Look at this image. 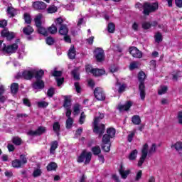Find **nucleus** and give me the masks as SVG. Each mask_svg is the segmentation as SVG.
Here are the masks:
<instances>
[{
	"mask_svg": "<svg viewBox=\"0 0 182 182\" xmlns=\"http://www.w3.org/2000/svg\"><path fill=\"white\" fill-rule=\"evenodd\" d=\"M146 77H147V76L144 71L141 70L139 72L137 78L139 82V90L141 100H144V99H146V85H144Z\"/></svg>",
	"mask_w": 182,
	"mask_h": 182,
	"instance_id": "1",
	"label": "nucleus"
},
{
	"mask_svg": "<svg viewBox=\"0 0 182 182\" xmlns=\"http://www.w3.org/2000/svg\"><path fill=\"white\" fill-rule=\"evenodd\" d=\"M100 120L102 119L99 117H95L93 122V133L98 134V137H100V139L103 136L106 130V125H105V124L99 125Z\"/></svg>",
	"mask_w": 182,
	"mask_h": 182,
	"instance_id": "2",
	"label": "nucleus"
},
{
	"mask_svg": "<svg viewBox=\"0 0 182 182\" xmlns=\"http://www.w3.org/2000/svg\"><path fill=\"white\" fill-rule=\"evenodd\" d=\"M143 14L145 15V16H149L150 14H153V12H156L157 9H159V4L156 2H144L143 4Z\"/></svg>",
	"mask_w": 182,
	"mask_h": 182,
	"instance_id": "3",
	"label": "nucleus"
},
{
	"mask_svg": "<svg viewBox=\"0 0 182 182\" xmlns=\"http://www.w3.org/2000/svg\"><path fill=\"white\" fill-rule=\"evenodd\" d=\"M92 161V152L86 151L84 149L80 156L77 159V161L78 163H84V164L87 165L90 164Z\"/></svg>",
	"mask_w": 182,
	"mask_h": 182,
	"instance_id": "4",
	"label": "nucleus"
},
{
	"mask_svg": "<svg viewBox=\"0 0 182 182\" xmlns=\"http://www.w3.org/2000/svg\"><path fill=\"white\" fill-rule=\"evenodd\" d=\"M3 46L1 51L7 55H14V53H16V50H18L19 48V46H18L17 43H13L8 46H6V43H4Z\"/></svg>",
	"mask_w": 182,
	"mask_h": 182,
	"instance_id": "5",
	"label": "nucleus"
},
{
	"mask_svg": "<svg viewBox=\"0 0 182 182\" xmlns=\"http://www.w3.org/2000/svg\"><path fill=\"white\" fill-rule=\"evenodd\" d=\"M94 96L97 100L100 102L106 100V94L101 87H97L94 90Z\"/></svg>",
	"mask_w": 182,
	"mask_h": 182,
	"instance_id": "6",
	"label": "nucleus"
},
{
	"mask_svg": "<svg viewBox=\"0 0 182 182\" xmlns=\"http://www.w3.org/2000/svg\"><path fill=\"white\" fill-rule=\"evenodd\" d=\"M1 38H6V41H11L15 39L16 34L14 32L9 31L8 28H5L1 31Z\"/></svg>",
	"mask_w": 182,
	"mask_h": 182,
	"instance_id": "7",
	"label": "nucleus"
},
{
	"mask_svg": "<svg viewBox=\"0 0 182 182\" xmlns=\"http://www.w3.org/2000/svg\"><path fill=\"white\" fill-rule=\"evenodd\" d=\"M94 55L97 62H103L105 60V50L101 48H97L94 50Z\"/></svg>",
	"mask_w": 182,
	"mask_h": 182,
	"instance_id": "8",
	"label": "nucleus"
},
{
	"mask_svg": "<svg viewBox=\"0 0 182 182\" xmlns=\"http://www.w3.org/2000/svg\"><path fill=\"white\" fill-rule=\"evenodd\" d=\"M45 133H46V127L40 126L36 131H28L27 134L28 136H42Z\"/></svg>",
	"mask_w": 182,
	"mask_h": 182,
	"instance_id": "9",
	"label": "nucleus"
},
{
	"mask_svg": "<svg viewBox=\"0 0 182 182\" xmlns=\"http://www.w3.org/2000/svg\"><path fill=\"white\" fill-rule=\"evenodd\" d=\"M129 50L133 58H136V59H141L143 58V53L137 49V47H130Z\"/></svg>",
	"mask_w": 182,
	"mask_h": 182,
	"instance_id": "10",
	"label": "nucleus"
},
{
	"mask_svg": "<svg viewBox=\"0 0 182 182\" xmlns=\"http://www.w3.org/2000/svg\"><path fill=\"white\" fill-rule=\"evenodd\" d=\"M47 6L48 5L43 1H36L33 3V8L36 11H45Z\"/></svg>",
	"mask_w": 182,
	"mask_h": 182,
	"instance_id": "11",
	"label": "nucleus"
},
{
	"mask_svg": "<svg viewBox=\"0 0 182 182\" xmlns=\"http://www.w3.org/2000/svg\"><path fill=\"white\" fill-rule=\"evenodd\" d=\"M33 89H45V81L43 80H36L32 84Z\"/></svg>",
	"mask_w": 182,
	"mask_h": 182,
	"instance_id": "12",
	"label": "nucleus"
},
{
	"mask_svg": "<svg viewBox=\"0 0 182 182\" xmlns=\"http://www.w3.org/2000/svg\"><path fill=\"white\" fill-rule=\"evenodd\" d=\"M33 77L36 78V80H42L43 76H45V71L42 69L36 70H33Z\"/></svg>",
	"mask_w": 182,
	"mask_h": 182,
	"instance_id": "13",
	"label": "nucleus"
},
{
	"mask_svg": "<svg viewBox=\"0 0 182 182\" xmlns=\"http://www.w3.org/2000/svg\"><path fill=\"white\" fill-rule=\"evenodd\" d=\"M91 73L95 77H99L100 76H103V75L106 73V71L104 69L92 68L91 70Z\"/></svg>",
	"mask_w": 182,
	"mask_h": 182,
	"instance_id": "14",
	"label": "nucleus"
},
{
	"mask_svg": "<svg viewBox=\"0 0 182 182\" xmlns=\"http://www.w3.org/2000/svg\"><path fill=\"white\" fill-rule=\"evenodd\" d=\"M23 79L32 80L33 79V70H24L22 73Z\"/></svg>",
	"mask_w": 182,
	"mask_h": 182,
	"instance_id": "15",
	"label": "nucleus"
},
{
	"mask_svg": "<svg viewBox=\"0 0 182 182\" xmlns=\"http://www.w3.org/2000/svg\"><path fill=\"white\" fill-rule=\"evenodd\" d=\"M63 107L65 109L70 108L72 106V97L70 95H65L64 97Z\"/></svg>",
	"mask_w": 182,
	"mask_h": 182,
	"instance_id": "16",
	"label": "nucleus"
},
{
	"mask_svg": "<svg viewBox=\"0 0 182 182\" xmlns=\"http://www.w3.org/2000/svg\"><path fill=\"white\" fill-rule=\"evenodd\" d=\"M132 106H133V102L132 101H127L125 105H119L118 109L119 112H128V110H130V107H132Z\"/></svg>",
	"mask_w": 182,
	"mask_h": 182,
	"instance_id": "17",
	"label": "nucleus"
},
{
	"mask_svg": "<svg viewBox=\"0 0 182 182\" xmlns=\"http://www.w3.org/2000/svg\"><path fill=\"white\" fill-rule=\"evenodd\" d=\"M119 173L122 178H123L124 180H126V178H127V176L130 174V170L128 169L127 171H124V169H123V164H121L119 169Z\"/></svg>",
	"mask_w": 182,
	"mask_h": 182,
	"instance_id": "18",
	"label": "nucleus"
},
{
	"mask_svg": "<svg viewBox=\"0 0 182 182\" xmlns=\"http://www.w3.org/2000/svg\"><path fill=\"white\" fill-rule=\"evenodd\" d=\"M80 68L75 67L72 71L71 75L74 79V80H80V75L79 74V70Z\"/></svg>",
	"mask_w": 182,
	"mask_h": 182,
	"instance_id": "19",
	"label": "nucleus"
},
{
	"mask_svg": "<svg viewBox=\"0 0 182 182\" xmlns=\"http://www.w3.org/2000/svg\"><path fill=\"white\" fill-rule=\"evenodd\" d=\"M33 32H35V30L33 29V27L30 25H28L23 28V33L26 36H30V35L33 33Z\"/></svg>",
	"mask_w": 182,
	"mask_h": 182,
	"instance_id": "20",
	"label": "nucleus"
},
{
	"mask_svg": "<svg viewBox=\"0 0 182 182\" xmlns=\"http://www.w3.org/2000/svg\"><path fill=\"white\" fill-rule=\"evenodd\" d=\"M68 56L69 59H75L76 58V48L75 46L72 45L68 50Z\"/></svg>",
	"mask_w": 182,
	"mask_h": 182,
	"instance_id": "21",
	"label": "nucleus"
},
{
	"mask_svg": "<svg viewBox=\"0 0 182 182\" xmlns=\"http://www.w3.org/2000/svg\"><path fill=\"white\" fill-rule=\"evenodd\" d=\"M58 33L63 36L68 35V33H69V28H68V26H66V24L61 25L58 30Z\"/></svg>",
	"mask_w": 182,
	"mask_h": 182,
	"instance_id": "22",
	"label": "nucleus"
},
{
	"mask_svg": "<svg viewBox=\"0 0 182 182\" xmlns=\"http://www.w3.org/2000/svg\"><path fill=\"white\" fill-rule=\"evenodd\" d=\"M171 147V149L174 147L175 150L178 151V154L182 156V142L181 141H178L175 144H172Z\"/></svg>",
	"mask_w": 182,
	"mask_h": 182,
	"instance_id": "23",
	"label": "nucleus"
},
{
	"mask_svg": "<svg viewBox=\"0 0 182 182\" xmlns=\"http://www.w3.org/2000/svg\"><path fill=\"white\" fill-rule=\"evenodd\" d=\"M11 166L14 168H22L23 165L22 164V161L19 159H14L11 161Z\"/></svg>",
	"mask_w": 182,
	"mask_h": 182,
	"instance_id": "24",
	"label": "nucleus"
},
{
	"mask_svg": "<svg viewBox=\"0 0 182 182\" xmlns=\"http://www.w3.org/2000/svg\"><path fill=\"white\" fill-rule=\"evenodd\" d=\"M47 171H56L58 164L56 162H50L46 166Z\"/></svg>",
	"mask_w": 182,
	"mask_h": 182,
	"instance_id": "25",
	"label": "nucleus"
},
{
	"mask_svg": "<svg viewBox=\"0 0 182 182\" xmlns=\"http://www.w3.org/2000/svg\"><path fill=\"white\" fill-rule=\"evenodd\" d=\"M132 122L135 126H139V124H141V118L139 115H134L132 117Z\"/></svg>",
	"mask_w": 182,
	"mask_h": 182,
	"instance_id": "26",
	"label": "nucleus"
},
{
	"mask_svg": "<svg viewBox=\"0 0 182 182\" xmlns=\"http://www.w3.org/2000/svg\"><path fill=\"white\" fill-rule=\"evenodd\" d=\"M34 22L36 28L42 26V14H38L34 18Z\"/></svg>",
	"mask_w": 182,
	"mask_h": 182,
	"instance_id": "27",
	"label": "nucleus"
},
{
	"mask_svg": "<svg viewBox=\"0 0 182 182\" xmlns=\"http://www.w3.org/2000/svg\"><path fill=\"white\" fill-rule=\"evenodd\" d=\"M58 147H59V144L58 143V141H53L51 142V146L50 148V154H55V151Z\"/></svg>",
	"mask_w": 182,
	"mask_h": 182,
	"instance_id": "28",
	"label": "nucleus"
},
{
	"mask_svg": "<svg viewBox=\"0 0 182 182\" xmlns=\"http://www.w3.org/2000/svg\"><path fill=\"white\" fill-rule=\"evenodd\" d=\"M50 33V35H55L58 33V27L55 24H52L51 26L48 27L47 33Z\"/></svg>",
	"mask_w": 182,
	"mask_h": 182,
	"instance_id": "29",
	"label": "nucleus"
},
{
	"mask_svg": "<svg viewBox=\"0 0 182 182\" xmlns=\"http://www.w3.org/2000/svg\"><path fill=\"white\" fill-rule=\"evenodd\" d=\"M19 90V84L14 82L11 85V92L13 95H16Z\"/></svg>",
	"mask_w": 182,
	"mask_h": 182,
	"instance_id": "30",
	"label": "nucleus"
},
{
	"mask_svg": "<svg viewBox=\"0 0 182 182\" xmlns=\"http://www.w3.org/2000/svg\"><path fill=\"white\" fill-rule=\"evenodd\" d=\"M37 32L40 35H43V36H48V30L45 28L43 26H40L39 27H37Z\"/></svg>",
	"mask_w": 182,
	"mask_h": 182,
	"instance_id": "31",
	"label": "nucleus"
},
{
	"mask_svg": "<svg viewBox=\"0 0 182 182\" xmlns=\"http://www.w3.org/2000/svg\"><path fill=\"white\" fill-rule=\"evenodd\" d=\"M53 130L56 133L57 136H59V132H60V124L58 122H55L53 124Z\"/></svg>",
	"mask_w": 182,
	"mask_h": 182,
	"instance_id": "32",
	"label": "nucleus"
},
{
	"mask_svg": "<svg viewBox=\"0 0 182 182\" xmlns=\"http://www.w3.org/2000/svg\"><path fill=\"white\" fill-rule=\"evenodd\" d=\"M116 86H119V89H118V92L119 93H123V92H124L126 90V87H127V85L126 84H122L117 81L116 83Z\"/></svg>",
	"mask_w": 182,
	"mask_h": 182,
	"instance_id": "33",
	"label": "nucleus"
},
{
	"mask_svg": "<svg viewBox=\"0 0 182 182\" xmlns=\"http://www.w3.org/2000/svg\"><path fill=\"white\" fill-rule=\"evenodd\" d=\"M91 151L94 156H99L102 153V149H100V146H95L91 149Z\"/></svg>",
	"mask_w": 182,
	"mask_h": 182,
	"instance_id": "34",
	"label": "nucleus"
},
{
	"mask_svg": "<svg viewBox=\"0 0 182 182\" xmlns=\"http://www.w3.org/2000/svg\"><path fill=\"white\" fill-rule=\"evenodd\" d=\"M148 154H149V144L147 143H146L142 146L141 156L147 157Z\"/></svg>",
	"mask_w": 182,
	"mask_h": 182,
	"instance_id": "35",
	"label": "nucleus"
},
{
	"mask_svg": "<svg viewBox=\"0 0 182 182\" xmlns=\"http://www.w3.org/2000/svg\"><path fill=\"white\" fill-rule=\"evenodd\" d=\"M46 11L47 14H55V12H58V6L55 5L49 6Z\"/></svg>",
	"mask_w": 182,
	"mask_h": 182,
	"instance_id": "36",
	"label": "nucleus"
},
{
	"mask_svg": "<svg viewBox=\"0 0 182 182\" xmlns=\"http://www.w3.org/2000/svg\"><path fill=\"white\" fill-rule=\"evenodd\" d=\"M101 147L102 149V150L104 151H105V153H109V151H110V147H112V144H105V143H102L101 144Z\"/></svg>",
	"mask_w": 182,
	"mask_h": 182,
	"instance_id": "37",
	"label": "nucleus"
},
{
	"mask_svg": "<svg viewBox=\"0 0 182 182\" xmlns=\"http://www.w3.org/2000/svg\"><path fill=\"white\" fill-rule=\"evenodd\" d=\"M16 12V9L12 6H9L7 8V14L10 16V18H14L15 16V14Z\"/></svg>",
	"mask_w": 182,
	"mask_h": 182,
	"instance_id": "38",
	"label": "nucleus"
},
{
	"mask_svg": "<svg viewBox=\"0 0 182 182\" xmlns=\"http://www.w3.org/2000/svg\"><path fill=\"white\" fill-rule=\"evenodd\" d=\"M73 126V118H68L65 121V128L69 130Z\"/></svg>",
	"mask_w": 182,
	"mask_h": 182,
	"instance_id": "39",
	"label": "nucleus"
},
{
	"mask_svg": "<svg viewBox=\"0 0 182 182\" xmlns=\"http://www.w3.org/2000/svg\"><path fill=\"white\" fill-rule=\"evenodd\" d=\"M107 134L109 136V137H112L113 139V137L116 136V129L113 127H109L107 129Z\"/></svg>",
	"mask_w": 182,
	"mask_h": 182,
	"instance_id": "40",
	"label": "nucleus"
},
{
	"mask_svg": "<svg viewBox=\"0 0 182 182\" xmlns=\"http://www.w3.org/2000/svg\"><path fill=\"white\" fill-rule=\"evenodd\" d=\"M25 23L28 25H31L32 23V17H31V14L28 13H25L23 15Z\"/></svg>",
	"mask_w": 182,
	"mask_h": 182,
	"instance_id": "41",
	"label": "nucleus"
},
{
	"mask_svg": "<svg viewBox=\"0 0 182 182\" xmlns=\"http://www.w3.org/2000/svg\"><path fill=\"white\" fill-rule=\"evenodd\" d=\"M110 139H112L110 136H109L107 134H105L102 136V143H105V144H112L110 141Z\"/></svg>",
	"mask_w": 182,
	"mask_h": 182,
	"instance_id": "42",
	"label": "nucleus"
},
{
	"mask_svg": "<svg viewBox=\"0 0 182 182\" xmlns=\"http://www.w3.org/2000/svg\"><path fill=\"white\" fill-rule=\"evenodd\" d=\"M55 38H53V37L52 36H48L46 38V43L48 45V46H52L55 45Z\"/></svg>",
	"mask_w": 182,
	"mask_h": 182,
	"instance_id": "43",
	"label": "nucleus"
},
{
	"mask_svg": "<svg viewBox=\"0 0 182 182\" xmlns=\"http://www.w3.org/2000/svg\"><path fill=\"white\" fill-rule=\"evenodd\" d=\"M12 143L16 146H21L22 144V139L19 136H14L12 139Z\"/></svg>",
	"mask_w": 182,
	"mask_h": 182,
	"instance_id": "44",
	"label": "nucleus"
},
{
	"mask_svg": "<svg viewBox=\"0 0 182 182\" xmlns=\"http://www.w3.org/2000/svg\"><path fill=\"white\" fill-rule=\"evenodd\" d=\"M115 30H116V25H114V23H109L107 26V31L109 33H114Z\"/></svg>",
	"mask_w": 182,
	"mask_h": 182,
	"instance_id": "45",
	"label": "nucleus"
},
{
	"mask_svg": "<svg viewBox=\"0 0 182 182\" xmlns=\"http://www.w3.org/2000/svg\"><path fill=\"white\" fill-rule=\"evenodd\" d=\"M155 38V42L157 43H160V42H163V36L161 35V33L158 32L154 36Z\"/></svg>",
	"mask_w": 182,
	"mask_h": 182,
	"instance_id": "46",
	"label": "nucleus"
},
{
	"mask_svg": "<svg viewBox=\"0 0 182 182\" xmlns=\"http://www.w3.org/2000/svg\"><path fill=\"white\" fill-rule=\"evenodd\" d=\"M137 149L133 150L129 156V160H136V158L137 157Z\"/></svg>",
	"mask_w": 182,
	"mask_h": 182,
	"instance_id": "47",
	"label": "nucleus"
},
{
	"mask_svg": "<svg viewBox=\"0 0 182 182\" xmlns=\"http://www.w3.org/2000/svg\"><path fill=\"white\" fill-rule=\"evenodd\" d=\"M167 90H168V87L167 86H161V89L158 91V95H165V93H167Z\"/></svg>",
	"mask_w": 182,
	"mask_h": 182,
	"instance_id": "48",
	"label": "nucleus"
},
{
	"mask_svg": "<svg viewBox=\"0 0 182 182\" xmlns=\"http://www.w3.org/2000/svg\"><path fill=\"white\" fill-rule=\"evenodd\" d=\"M42 176V171L39 168L35 169L33 172V177L36 178V177H41Z\"/></svg>",
	"mask_w": 182,
	"mask_h": 182,
	"instance_id": "49",
	"label": "nucleus"
},
{
	"mask_svg": "<svg viewBox=\"0 0 182 182\" xmlns=\"http://www.w3.org/2000/svg\"><path fill=\"white\" fill-rule=\"evenodd\" d=\"M49 106V103L45 101H41L38 102V107L45 109Z\"/></svg>",
	"mask_w": 182,
	"mask_h": 182,
	"instance_id": "50",
	"label": "nucleus"
},
{
	"mask_svg": "<svg viewBox=\"0 0 182 182\" xmlns=\"http://www.w3.org/2000/svg\"><path fill=\"white\" fill-rule=\"evenodd\" d=\"M54 95H55V88L50 87L47 91L48 97H53Z\"/></svg>",
	"mask_w": 182,
	"mask_h": 182,
	"instance_id": "51",
	"label": "nucleus"
},
{
	"mask_svg": "<svg viewBox=\"0 0 182 182\" xmlns=\"http://www.w3.org/2000/svg\"><path fill=\"white\" fill-rule=\"evenodd\" d=\"M150 28H151V23L150 22L145 21L142 23V28H144V31H147L150 29Z\"/></svg>",
	"mask_w": 182,
	"mask_h": 182,
	"instance_id": "52",
	"label": "nucleus"
},
{
	"mask_svg": "<svg viewBox=\"0 0 182 182\" xmlns=\"http://www.w3.org/2000/svg\"><path fill=\"white\" fill-rule=\"evenodd\" d=\"M74 86L77 93H82V87H80V83H79V82H75Z\"/></svg>",
	"mask_w": 182,
	"mask_h": 182,
	"instance_id": "53",
	"label": "nucleus"
},
{
	"mask_svg": "<svg viewBox=\"0 0 182 182\" xmlns=\"http://www.w3.org/2000/svg\"><path fill=\"white\" fill-rule=\"evenodd\" d=\"M85 119H86V115L85 114V112H82L80 116V119H79L80 124H83V123H85Z\"/></svg>",
	"mask_w": 182,
	"mask_h": 182,
	"instance_id": "54",
	"label": "nucleus"
},
{
	"mask_svg": "<svg viewBox=\"0 0 182 182\" xmlns=\"http://www.w3.org/2000/svg\"><path fill=\"white\" fill-rule=\"evenodd\" d=\"M139 68V63L136 62H132L129 65V70H134V69H138Z\"/></svg>",
	"mask_w": 182,
	"mask_h": 182,
	"instance_id": "55",
	"label": "nucleus"
},
{
	"mask_svg": "<svg viewBox=\"0 0 182 182\" xmlns=\"http://www.w3.org/2000/svg\"><path fill=\"white\" fill-rule=\"evenodd\" d=\"M156 150H157V144H152L149 150V154H151L153 153H156Z\"/></svg>",
	"mask_w": 182,
	"mask_h": 182,
	"instance_id": "56",
	"label": "nucleus"
},
{
	"mask_svg": "<svg viewBox=\"0 0 182 182\" xmlns=\"http://www.w3.org/2000/svg\"><path fill=\"white\" fill-rule=\"evenodd\" d=\"M20 159H21L20 161H21L23 166L28 163V158H26V155H25V154L20 155Z\"/></svg>",
	"mask_w": 182,
	"mask_h": 182,
	"instance_id": "57",
	"label": "nucleus"
},
{
	"mask_svg": "<svg viewBox=\"0 0 182 182\" xmlns=\"http://www.w3.org/2000/svg\"><path fill=\"white\" fill-rule=\"evenodd\" d=\"M147 156H144L143 155L141 156L139 161H138V167H141L143 166V163H144Z\"/></svg>",
	"mask_w": 182,
	"mask_h": 182,
	"instance_id": "58",
	"label": "nucleus"
},
{
	"mask_svg": "<svg viewBox=\"0 0 182 182\" xmlns=\"http://www.w3.org/2000/svg\"><path fill=\"white\" fill-rule=\"evenodd\" d=\"M55 22L56 26H62V25H65L63 24V18H62V17L56 18Z\"/></svg>",
	"mask_w": 182,
	"mask_h": 182,
	"instance_id": "59",
	"label": "nucleus"
},
{
	"mask_svg": "<svg viewBox=\"0 0 182 182\" xmlns=\"http://www.w3.org/2000/svg\"><path fill=\"white\" fill-rule=\"evenodd\" d=\"M73 112L75 114H79V112H80V105L75 104L73 107Z\"/></svg>",
	"mask_w": 182,
	"mask_h": 182,
	"instance_id": "60",
	"label": "nucleus"
},
{
	"mask_svg": "<svg viewBox=\"0 0 182 182\" xmlns=\"http://www.w3.org/2000/svg\"><path fill=\"white\" fill-rule=\"evenodd\" d=\"M8 26V21L5 19L0 20V28L5 29Z\"/></svg>",
	"mask_w": 182,
	"mask_h": 182,
	"instance_id": "61",
	"label": "nucleus"
},
{
	"mask_svg": "<svg viewBox=\"0 0 182 182\" xmlns=\"http://www.w3.org/2000/svg\"><path fill=\"white\" fill-rule=\"evenodd\" d=\"M52 76L54 77H60V76H62V71L55 70L52 73Z\"/></svg>",
	"mask_w": 182,
	"mask_h": 182,
	"instance_id": "62",
	"label": "nucleus"
},
{
	"mask_svg": "<svg viewBox=\"0 0 182 182\" xmlns=\"http://www.w3.org/2000/svg\"><path fill=\"white\" fill-rule=\"evenodd\" d=\"M141 176H143V171H138V172L136 173V176L135 177V181H139L140 178H141Z\"/></svg>",
	"mask_w": 182,
	"mask_h": 182,
	"instance_id": "63",
	"label": "nucleus"
},
{
	"mask_svg": "<svg viewBox=\"0 0 182 182\" xmlns=\"http://www.w3.org/2000/svg\"><path fill=\"white\" fill-rule=\"evenodd\" d=\"M23 103L25 106H27L28 107H31V106H32L31 101H29V99L28 98L23 99Z\"/></svg>",
	"mask_w": 182,
	"mask_h": 182,
	"instance_id": "64",
	"label": "nucleus"
}]
</instances>
